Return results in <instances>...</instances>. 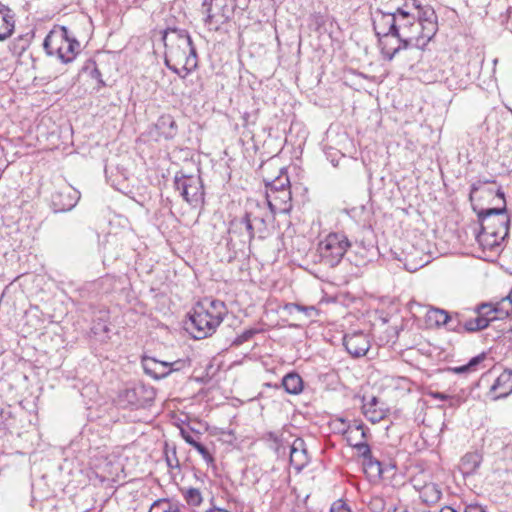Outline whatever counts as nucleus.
I'll list each match as a JSON object with an SVG mask.
<instances>
[{"mask_svg": "<svg viewBox=\"0 0 512 512\" xmlns=\"http://www.w3.org/2000/svg\"><path fill=\"white\" fill-rule=\"evenodd\" d=\"M180 434H181L182 438L185 440V442L188 443L189 445H191L192 447L197 442V440L192 435V432L189 430L182 428L180 431Z\"/></svg>", "mask_w": 512, "mask_h": 512, "instance_id": "obj_43", "label": "nucleus"}, {"mask_svg": "<svg viewBox=\"0 0 512 512\" xmlns=\"http://www.w3.org/2000/svg\"><path fill=\"white\" fill-rule=\"evenodd\" d=\"M154 392L143 385L126 388L119 393L118 404L123 407L142 408L153 400Z\"/></svg>", "mask_w": 512, "mask_h": 512, "instance_id": "obj_11", "label": "nucleus"}, {"mask_svg": "<svg viewBox=\"0 0 512 512\" xmlns=\"http://www.w3.org/2000/svg\"><path fill=\"white\" fill-rule=\"evenodd\" d=\"M488 308L487 305H477L474 309L477 316L473 319L464 320L463 322V332L465 333H473L480 330H483L488 327V320L486 317L485 309Z\"/></svg>", "mask_w": 512, "mask_h": 512, "instance_id": "obj_20", "label": "nucleus"}, {"mask_svg": "<svg viewBox=\"0 0 512 512\" xmlns=\"http://www.w3.org/2000/svg\"><path fill=\"white\" fill-rule=\"evenodd\" d=\"M439 512H458V511L450 506H444L439 510Z\"/></svg>", "mask_w": 512, "mask_h": 512, "instance_id": "obj_49", "label": "nucleus"}, {"mask_svg": "<svg viewBox=\"0 0 512 512\" xmlns=\"http://www.w3.org/2000/svg\"><path fill=\"white\" fill-rule=\"evenodd\" d=\"M412 4L417 9L416 23L419 25L417 30L425 48L437 33V15L431 6H422L416 0H413Z\"/></svg>", "mask_w": 512, "mask_h": 512, "instance_id": "obj_9", "label": "nucleus"}, {"mask_svg": "<svg viewBox=\"0 0 512 512\" xmlns=\"http://www.w3.org/2000/svg\"><path fill=\"white\" fill-rule=\"evenodd\" d=\"M80 194L78 191H69L67 194L64 191H60L53 195L52 202L55 207V211H69L78 202Z\"/></svg>", "mask_w": 512, "mask_h": 512, "instance_id": "obj_18", "label": "nucleus"}, {"mask_svg": "<svg viewBox=\"0 0 512 512\" xmlns=\"http://www.w3.org/2000/svg\"><path fill=\"white\" fill-rule=\"evenodd\" d=\"M463 322L464 320L462 319V315L460 313L450 314V320L449 323H446V327L450 331L462 334L464 333Z\"/></svg>", "mask_w": 512, "mask_h": 512, "instance_id": "obj_37", "label": "nucleus"}, {"mask_svg": "<svg viewBox=\"0 0 512 512\" xmlns=\"http://www.w3.org/2000/svg\"><path fill=\"white\" fill-rule=\"evenodd\" d=\"M43 47L48 55H56L66 64L74 60L79 52L80 43L74 37H70L67 27L59 26L47 34Z\"/></svg>", "mask_w": 512, "mask_h": 512, "instance_id": "obj_4", "label": "nucleus"}, {"mask_svg": "<svg viewBox=\"0 0 512 512\" xmlns=\"http://www.w3.org/2000/svg\"><path fill=\"white\" fill-rule=\"evenodd\" d=\"M174 186L183 199L193 207H197L204 200L203 183L200 176L176 174Z\"/></svg>", "mask_w": 512, "mask_h": 512, "instance_id": "obj_8", "label": "nucleus"}, {"mask_svg": "<svg viewBox=\"0 0 512 512\" xmlns=\"http://www.w3.org/2000/svg\"><path fill=\"white\" fill-rule=\"evenodd\" d=\"M402 512H407V511L405 510V511H402Z\"/></svg>", "mask_w": 512, "mask_h": 512, "instance_id": "obj_53", "label": "nucleus"}, {"mask_svg": "<svg viewBox=\"0 0 512 512\" xmlns=\"http://www.w3.org/2000/svg\"><path fill=\"white\" fill-rule=\"evenodd\" d=\"M91 75H92V77H93V78L97 79V80H98V82H99L102 86H104V85H105L104 81L101 79V72L99 71V69H98V68H94V69H93V71L91 72Z\"/></svg>", "mask_w": 512, "mask_h": 512, "instance_id": "obj_47", "label": "nucleus"}, {"mask_svg": "<svg viewBox=\"0 0 512 512\" xmlns=\"http://www.w3.org/2000/svg\"><path fill=\"white\" fill-rule=\"evenodd\" d=\"M417 29L419 25L416 23L415 15L404 8L395 10L394 40L397 45H394L393 50L390 51L389 61H392L402 50L412 48L424 50V43L420 40Z\"/></svg>", "mask_w": 512, "mask_h": 512, "instance_id": "obj_3", "label": "nucleus"}, {"mask_svg": "<svg viewBox=\"0 0 512 512\" xmlns=\"http://www.w3.org/2000/svg\"><path fill=\"white\" fill-rule=\"evenodd\" d=\"M284 310L290 315L294 314L295 312L300 313L301 317L299 320L301 321L310 320L318 315V311L314 306H304L298 303H287L284 306Z\"/></svg>", "mask_w": 512, "mask_h": 512, "instance_id": "obj_27", "label": "nucleus"}, {"mask_svg": "<svg viewBox=\"0 0 512 512\" xmlns=\"http://www.w3.org/2000/svg\"><path fill=\"white\" fill-rule=\"evenodd\" d=\"M373 29L378 38V46L383 58L389 61L390 51L393 50L394 30H395V11L383 12L377 10L373 16Z\"/></svg>", "mask_w": 512, "mask_h": 512, "instance_id": "obj_6", "label": "nucleus"}, {"mask_svg": "<svg viewBox=\"0 0 512 512\" xmlns=\"http://www.w3.org/2000/svg\"><path fill=\"white\" fill-rule=\"evenodd\" d=\"M231 227V232H239V234L243 237V243H251L256 233H258L252 225L251 220H249L246 215H244L241 219H235L232 221Z\"/></svg>", "mask_w": 512, "mask_h": 512, "instance_id": "obj_22", "label": "nucleus"}, {"mask_svg": "<svg viewBox=\"0 0 512 512\" xmlns=\"http://www.w3.org/2000/svg\"><path fill=\"white\" fill-rule=\"evenodd\" d=\"M282 386L287 393L297 395L303 390V380L299 374L290 372L283 377Z\"/></svg>", "mask_w": 512, "mask_h": 512, "instance_id": "obj_28", "label": "nucleus"}, {"mask_svg": "<svg viewBox=\"0 0 512 512\" xmlns=\"http://www.w3.org/2000/svg\"><path fill=\"white\" fill-rule=\"evenodd\" d=\"M343 345L352 357L359 358L367 354L371 344L367 334L354 331L344 336Z\"/></svg>", "mask_w": 512, "mask_h": 512, "instance_id": "obj_13", "label": "nucleus"}, {"mask_svg": "<svg viewBox=\"0 0 512 512\" xmlns=\"http://www.w3.org/2000/svg\"><path fill=\"white\" fill-rule=\"evenodd\" d=\"M478 191V188L476 187V185H472L471 187V191H470V200L473 201V198H474V195L477 193Z\"/></svg>", "mask_w": 512, "mask_h": 512, "instance_id": "obj_50", "label": "nucleus"}, {"mask_svg": "<svg viewBox=\"0 0 512 512\" xmlns=\"http://www.w3.org/2000/svg\"><path fill=\"white\" fill-rule=\"evenodd\" d=\"M167 463H168V466L174 467L173 464H172V460H170L169 457H167Z\"/></svg>", "mask_w": 512, "mask_h": 512, "instance_id": "obj_51", "label": "nucleus"}, {"mask_svg": "<svg viewBox=\"0 0 512 512\" xmlns=\"http://www.w3.org/2000/svg\"><path fill=\"white\" fill-rule=\"evenodd\" d=\"M351 243L347 236L340 232L329 233L318 244V252L322 261L330 267L340 263Z\"/></svg>", "mask_w": 512, "mask_h": 512, "instance_id": "obj_7", "label": "nucleus"}, {"mask_svg": "<svg viewBox=\"0 0 512 512\" xmlns=\"http://www.w3.org/2000/svg\"><path fill=\"white\" fill-rule=\"evenodd\" d=\"M144 372L154 379H162L168 376L172 371H179L186 366V361L177 360L172 363L158 361L154 358H144L142 360Z\"/></svg>", "mask_w": 512, "mask_h": 512, "instance_id": "obj_12", "label": "nucleus"}, {"mask_svg": "<svg viewBox=\"0 0 512 512\" xmlns=\"http://www.w3.org/2000/svg\"><path fill=\"white\" fill-rule=\"evenodd\" d=\"M480 305H487L488 308L485 309L486 319L488 320V325L490 322L498 319H503L508 317L512 313V291L508 296L503 298L500 302L496 304L492 303H481Z\"/></svg>", "mask_w": 512, "mask_h": 512, "instance_id": "obj_14", "label": "nucleus"}, {"mask_svg": "<svg viewBox=\"0 0 512 512\" xmlns=\"http://www.w3.org/2000/svg\"><path fill=\"white\" fill-rule=\"evenodd\" d=\"M506 237L497 234V236H490L488 233L480 229L476 235V240L483 248L493 249L495 246L500 245Z\"/></svg>", "mask_w": 512, "mask_h": 512, "instance_id": "obj_32", "label": "nucleus"}, {"mask_svg": "<svg viewBox=\"0 0 512 512\" xmlns=\"http://www.w3.org/2000/svg\"><path fill=\"white\" fill-rule=\"evenodd\" d=\"M184 498L189 505L199 506L202 503V496L197 488H189L184 493Z\"/></svg>", "mask_w": 512, "mask_h": 512, "instance_id": "obj_38", "label": "nucleus"}, {"mask_svg": "<svg viewBox=\"0 0 512 512\" xmlns=\"http://www.w3.org/2000/svg\"><path fill=\"white\" fill-rule=\"evenodd\" d=\"M257 333V330L255 329H248V330H245L243 333H241L240 335H238L232 342V345L234 346H240L242 345L243 343L247 342L248 340H250L255 334Z\"/></svg>", "mask_w": 512, "mask_h": 512, "instance_id": "obj_39", "label": "nucleus"}, {"mask_svg": "<svg viewBox=\"0 0 512 512\" xmlns=\"http://www.w3.org/2000/svg\"><path fill=\"white\" fill-rule=\"evenodd\" d=\"M167 68L185 79L198 67V55L191 36L184 29L168 28L162 37Z\"/></svg>", "mask_w": 512, "mask_h": 512, "instance_id": "obj_1", "label": "nucleus"}, {"mask_svg": "<svg viewBox=\"0 0 512 512\" xmlns=\"http://www.w3.org/2000/svg\"><path fill=\"white\" fill-rule=\"evenodd\" d=\"M464 512H487L484 507L478 504H470L466 506Z\"/></svg>", "mask_w": 512, "mask_h": 512, "instance_id": "obj_45", "label": "nucleus"}, {"mask_svg": "<svg viewBox=\"0 0 512 512\" xmlns=\"http://www.w3.org/2000/svg\"><path fill=\"white\" fill-rule=\"evenodd\" d=\"M486 193L490 196V195L493 194V191L489 189V190L486 191Z\"/></svg>", "mask_w": 512, "mask_h": 512, "instance_id": "obj_52", "label": "nucleus"}, {"mask_svg": "<svg viewBox=\"0 0 512 512\" xmlns=\"http://www.w3.org/2000/svg\"><path fill=\"white\" fill-rule=\"evenodd\" d=\"M485 358V353H481L470 359L467 364L453 368V371L457 374L473 371Z\"/></svg>", "mask_w": 512, "mask_h": 512, "instance_id": "obj_36", "label": "nucleus"}, {"mask_svg": "<svg viewBox=\"0 0 512 512\" xmlns=\"http://www.w3.org/2000/svg\"><path fill=\"white\" fill-rule=\"evenodd\" d=\"M427 318L436 326H446V323H449L450 314L446 310L440 308H431L427 312Z\"/></svg>", "mask_w": 512, "mask_h": 512, "instance_id": "obj_33", "label": "nucleus"}, {"mask_svg": "<svg viewBox=\"0 0 512 512\" xmlns=\"http://www.w3.org/2000/svg\"><path fill=\"white\" fill-rule=\"evenodd\" d=\"M237 6H239L238 2L231 0H204L202 9L206 15L205 22L209 25L223 24L230 18Z\"/></svg>", "mask_w": 512, "mask_h": 512, "instance_id": "obj_10", "label": "nucleus"}, {"mask_svg": "<svg viewBox=\"0 0 512 512\" xmlns=\"http://www.w3.org/2000/svg\"><path fill=\"white\" fill-rule=\"evenodd\" d=\"M263 439L269 442V447L273 449L278 455L281 454V449H284L283 432L281 431H270L267 432Z\"/></svg>", "mask_w": 512, "mask_h": 512, "instance_id": "obj_34", "label": "nucleus"}, {"mask_svg": "<svg viewBox=\"0 0 512 512\" xmlns=\"http://www.w3.org/2000/svg\"><path fill=\"white\" fill-rule=\"evenodd\" d=\"M482 456L478 452L466 453L460 463V469L464 475L473 474L480 466Z\"/></svg>", "mask_w": 512, "mask_h": 512, "instance_id": "obj_25", "label": "nucleus"}, {"mask_svg": "<svg viewBox=\"0 0 512 512\" xmlns=\"http://www.w3.org/2000/svg\"><path fill=\"white\" fill-rule=\"evenodd\" d=\"M185 506L176 500L162 498L154 501L149 512H184Z\"/></svg>", "mask_w": 512, "mask_h": 512, "instance_id": "obj_24", "label": "nucleus"}, {"mask_svg": "<svg viewBox=\"0 0 512 512\" xmlns=\"http://www.w3.org/2000/svg\"><path fill=\"white\" fill-rule=\"evenodd\" d=\"M193 448L197 450V452L203 457V459L207 462V463H212L214 461V458L213 456L211 455V453L208 451V449L202 445L199 441H197L194 445H193Z\"/></svg>", "mask_w": 512, "mask_h": 512, "instance_id": "obj_41", "label": "nucleus"}, {"mask_svg": "<svg viewBox=\"0 0 512 512\" xmlns=\"http://www.w3.org/2000/svg\"><path fill=\"white\" fill-rule=\"evenodd\" d=\"M156 127L165 139H172L177 134V124L171 115H162Z\"/></svg>", "mask_w": 512, "mask_h": 512, "instance_id": "obj_26", "label": "nucleus"}, {"mask_svg": "<svg viewBox=\"0 0 512 512\" xmlns=\"http://www.w3.org/2000/svg\"><path fill=\"white\" fill-rule=\"evenodd\" d=\"M490 392L494 395L495 399L504 398L512 394V371H503L492 384Z\"/></svg>", "mask_w": 512, "mask_h": 512, "instance_id": "obj_17", "label": "nucleus"}, {"mask_svg": "<svg viewBox=\"0 0 512 512\" xmlns=\"http://www.w3.org/2000/svg\"><path fill=\"white\" fill-rule=\"evenodd\" d=\"M290 463L297 470H301L308 464V455L303 439L297 438L290 446Z\"/></svg>", "mask_w": 512, "mask_h": 512, "instance_id": "obj_19", "label": "nucleus"}, {"mask_svg": "<svg viewBox=\"0 0 512 512\" xmlns=\"http://www.w3.org/2000/svg\"><path fill=\"white\" fill-rule=\"evenodd\" d=\"M363 413L372 423H378L383 420L389 413L385 403L380 402L375 396L371 397L367 402L363 403Z\"/></svg>", "mask_w": 512, "mask_h": 512, "instance_id": "obj_16", "label": "nucleus"}, {"mask_svg": "<svg viewBox=\"0 0 512 512\" xmlns=\"http://www.w3.org/2000/svg\"><path fill=\"white\" fill-rule=\"evenodd\" d=\"M281 190H290V181L286 174L280 175L272 182L267 184V192H280Z\"/></svg>", "mask_w": 512, "mask_h": 512, "instance_id": "obj_35", "label": "nucleus"}, {"mask_svg": "<svg viewBox=\"0 0 512 512\" xmlns=\"http://www.w3.org/2000/svg\"><path fill=\"white\" fill-rule=\"evenodd\" d=\"M353 448L357 450L358 454L363 458V460L372 455L371 448L366 441L356 442V444H353Z\"/></svg>", "mask_w": 512, "mask_h": 512, "instance_id": "obj_40", "label": "nucleus"}, {"mask_svg": "<svg viewBox=\"0 0 512 512\" xmlns=\"http://www.w3.org/2000/svg\"><path fill=\"white\" fill-rule=\"evenodd\" d=\"M245 215L251 220L252 225L258 233L266 230V218L268 216L267 210L264 206L255 203L246 210Z\"/></svg>", "mask_w": 512, "mask_h": 512, "instance_id": "obj_21", "label": "nucleus"}, {"mask_svg": "<svg viewBox=\"0 0 512 512\" xmlns=\"http://www.w3.org/2000/svg\"><path fill=\"white\" fill-rule=\"evenodd\" d=\"M242 118H243V121H244L243 125L245 127L248 126L250 123H254V121L250 122V120H249L250 115L248 113H245Z\"/></svg>", "mask_w": 512, "mask_h": 512, "instance_id": "obj_48", "label": "nucleus"}, {"mask_svg": "<svg viewBox=\"0 0 512 512\" xmlns=\"http://www.w3.org/2000/svg\"><path fill=\"white\" fill-rule=\"evenodd\" d=\"M330 512H352L348 505L342 500L335 501L331 508Z\"/></svg>", "mask_w": 512, "mask_h": 512, "instance_id": "obj_42", "label": "nucleus"}, {"mask_svg": "<svg viewBox=\"0 0 512 512\" xmlns=\"http://www.w3.org/2000/svg\"><path fill=\"white\" fill-rule=\"evenodd\" d=\"M367 431L368 429L362 423L349 426L345 431V437L349 446L353 447V444H356V442L359 441L358 435L360 436L361 439H366Z\"/></svg>", "mask_w": 512, "mask_h": 512, "instance_id": "obj_31", "label": "nucleus"}, {"mask_svg": "<svg viewBox=\"0 0 512 512\" xmlns=\"http://www.w3.org/2000/svg\"><path fill=\"white\" fill-rule=\"evenodd\" d=\"M227 309L220 300H204L197 303L190 314L186 330L195 339H204L211 336L222 323Z\"/></svg>", "mask_w": 512, "mask_h": 512, "instance_id": "obj_2", "label": "nucleus"}, {"mask_svg": "<svg viewBox=\"0 0 512 512\" xmlns=\"http://www.w3.org/2000/svg\"><path fill=\"white\" fill-rule=\"evenodd\" d=\"M15 28L14 14L0 2V41L10 37Z\"/></svg>", "mask_w": 512, "mask_h": 512, "instance_id": "obj_23", "label": "nucleus"}, {"mask_svg": "<svg viewBox=\"0 0 512 512\" xmlns=\"http://www.w3.org/2000/svg\"><path fill=\"white\" fill-rule=\"evenodd\" d=\"M442 495L439 487L434 483H429L423 486L420 491V498L426 504H434L440 500Z\"/></svg>", "mask_w": 512, "mask_h": 512, "instance_id": "obj_29", "label": "nucleus"}, {"mask_svg": "<svg viewBox=\"0 0 512 512\" xmlns=\"http://www.w3.org/2000/svg\"><path fill=\"white\" fill-rule=\"evenodd\" d=\"M496 194L503 202L502 207L481 208L477 210L476 206L473 205V210L477 213L480 227L484 232L490 236H497L499 234L508 237L510 217L507 214L504 192L499 189Z\"/></svg>", "mask_w": 512, "mask_h": 512, "instance_id": "obj_5", "label": "nucleus"}, {"mask_svg": "<svg viewBox=\"0 0 512 512\" xmlns=\"http://www.w3.org/2000/svg\"><path fill=\"white\" fill-rule=\"evenodd\" d=\"M449 407L456 408L462 403V398L458 395H449L447 398Z\"/></svg>", "mask_w": 512, "mask_h": 512, "instance_id": "obj_44", "label": "nucleus"}, {"mask_svg": "<svg viewBox=\"0 0 512 512\" xmlns=\"http://www.w3.org/2000/svg\"><path fill=\"white\" fill-rule=\"evenodd\" d=\"M363 469L370 478H380L383 474L382 463L373 455L363 460Z\"/></svg>", "mask_w": 512, "mask_h": 512, "instance_id": "obj_30", "label": "nucleus"}, {"mask_svg": "<svg viewBox=\"0 0 512 512\" xmlns=\"http://www.w3.org/2000/svg\"><path fill=\"white\" fill-rule=\"evenodd\" d=\"M267 203L272 213H289L292 209V196L290 190H281L279 193L266 192Z\"/></svg>", "mask_w": 512, "mask_h": 512, "instance_id": "obj_15", "label": "nucleus"}, {"mask_svg": "<svg viewBox=\"0 0 512 512\" xmlns=\"http://www.w3.org/2000/svg\"><path fill=\"white\" fill-rule=\"evenodd\" d=\"M429 395L435 399V400H439V401H447V398H448V394H445V393H442V392H438V391H435V392H430Z\"/></svg>", "mask_w": 512, "mask_h": 512, "instance_id": "obj_46", "label": "nucleus"}]
</instances>
